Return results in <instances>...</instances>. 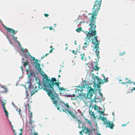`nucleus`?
<instances>
[{
    "instance_id": "1a4fd4ad",
    "label": "nucleus",
    "mask_w": 135,
    "mask_h": 135,
    "mask_svg": "<svg viewBox=\"0 0 135 135\" xmlns=\"http://www.w3.org/2000/svg\"><path fill=\"white\" fill-rule=\"evenodd\" d=\"M30 75L28 76V79L27 82V83L28 84V86L29 90H31V89H32L33 88H34V86L32 84L31 81L32 80V79L35 77L33 71L30 70Z\"/></svg>"
},
{
    "instance_id": "79ce46f5",
    "label": "nucleus",
    "mask_w": 135,
    "mask_h": 135,
    "mask_svg": "<svg viewBox=\"0 0 135 135\" xmlns=\"http://www.w3.org/2000/svg\"><path fill=\"white\" fill-rule=\"evenodd\" d=\"M21 111V110H20V109H19V108H18V112L19 113V114H20V112Z\"/></svg>"
},
{
    "instance_id": "58836bf2",
    "label": "nucleus",
    "mask_w": 135,
    "mask_h": 135,
    "mask_svg": "<svg viewBox=\"0 0 135 135\" xmlns=\"http://www.w3.org/2000/svg\"><path fill=\"white\" fill-rule=\"evenodd\" d=\"M76 31L77 32H79L81 31V30L79 28H78L76 29Z\"/></svg>"
},
{
    "instance_id": "c03bdc74",
    "label": "nucleus",
    "mask_w": 135,
    "mask_h": 135,
    "mask_svg": "<svg viewBox=\"0 0 135 135\" xmlns=\"http://www.w3.org/2000/svg\"><path fill=\"white\" fill-rule=\"evenodd\" d=\"M135 90V87L131 89V91Z\"/></svg>"
},
{
    "instance_id": "052dcab7",
    "label": "nucleus",
    "mask_w": 135,
    "mask_h": 135,
    "mask_svg": "<svg viewBox=\"0 0 135 135\" xmlns=\"http://www.w3.org/2000/svg\"><path fill=\"white\" fill-rule=\"evenodd\" d=\"M97 135H101V134L98 133H97Z\"/></svg>"
},
{
    "instance_id": "a18cd8bd",
    "label": "nucleus",
    "mask_w": 135,
    "mask_h": 135,
    "mask_svg": "<svg viewBox=\"0 0 135 135\" xmlns=\"http://www.w3.org/2000/svg\"><path fill=\"white\" fill-rule=\"evenodd\" d=\"M26 97H27L28 95V92L27 91H26Z\"/></svg>"
},
{
    "instance_id": "0eeeda50",
    "label": "nucleus",
    "mask_w": 135,
    "mask_h": 135,
    "mask_svg": "<svg viewBox=\"0 0 135 135\" xmlns=\"http://www.w3.org/2000/svg\"><path fill=\"white\" fill-rule=\"evenodd\" d=\"M102 0H95L93 5V20L96 18V16L100 9Z\"/></svg>"
},
{
    "instance_id": "5fc2aeb1",
    "label": "nucleus",
    "mask_w": 135,
    "mask_h": 135,
    "mask_svg": "<svg viewBox=\"0 0 135 135\" xmlns=\"http://www.w3.org/2000/svg\"><path fill=\"white\" fill-rule=\"evenodd\" d=\"M6 37L8 39V40H9V37H8V36L7 35H6Z\"/></svg>"
},
{
    "instance_id": "8fccbe9b",
    "label": "nucleus",
    "mask_w": 135,
    "mask_h": 135,
    "mask_svg": "<svg viewBox=\"0 0 135 135\" xmlns=\"http://www.w3.org/2000/svg\"><path fill=\"white\" fill-rule=\"evenodd\" d=\"M76 99V98H71V100H75V99Z\"/></svg>"
},
{
    "instance_id": "f8f14e48",
    "label": "nucleus",
    "mask_w": 135,
    "mask_h": 135,
    "mask_svg": "<svg viewBox=\"0 0 135 135\" xmlns=\"http://www.w3.org/2000/svg\"><path fill=\"white\" fill-rule=\"evenodd\" d=\"M96 118H97L98 120H102V121L105 124V122H107V118L106 117H102L101 116H99L98 117V116L94 114L93 113V119L94 120H96Z\"/></svg>"
},
{
    "instance_id": "5701e85b",
    "label": "nucleus",
    "mask_w": 135,
    "mask_h": 135,
    "mask_svg": "<svg viewBox=\"0 0 135 135\" xmlns=\"http://www.w3.org/2000/svg\"><path fill=\"white\" fill-rule=\"evenodd\" d=\"M81 56V59L83 60H86V58L84 57V55L83 54H81L80 55Z\"/></svg>"
},
{
    "instance_id": "2eb2a0df",
    "label": "nucleus",
    "mask_w": 135,
    "mask_h": 135,
    "mask_svg": "<svg viewBox=\"0 0 135 135\" xmlns=\"http://www.w3.org/2000/svg\"><path fill=\"white\" fill-rule=\"evenodd\" d=\"M63 111L66 112V113H69L71 115L72 117L73 118H74L75 117V116L74 113L71 112V110H68L66 109H64V108H63Z\"/></svg>"
},
{
    "instance_id": "b1692460",
    "label": "nucleus",
    "mask_w": 135,
    "mask_h": 135,
    "mask_svg": "<svg viewBox=\"0 0 135 135\" xmlns=\"http://www.w3.org/2000/svg\"><path fill=\"white\" fill-rule=\"evenodd\" d=\"M0 101L1 103V104L3 108V107H4V106L5 104V103L4 102L3 99H1Z\"/></svg>"
},
{
    "instance_id": "69168bd1",
    "label": "nucleus",
    "mask_w": 135,
    "mask_h": 135,
    "mask_svg": "<svg viewBox=\"0 0 135 135\" xmlns=\"http://www.w3.org/2000/svg\"><path fill=\"white\" fill-rule=\"evenodd\" d=\"M123 53V55L124 54H125V52H123V53Z\"/></svg>"
},
{
    "instance_id": "f3484780",
    "label": "nucleus",
    "mask_w": 135,
    "mask_h": 135,
    "mask_svg": "<svg viewBox=\"0 0 135 135\" xmlns=\"http://www.w3.org/2000/svg\"><path fill=\"white\" fill-rule=\"evenodd\" d=\"M84 120L85 123H88V124L91 127V128H93L91 123L90 120H88L87 119L85 118Z\"/></svg>"
},
{
    "instance_id": "4be33fe9",
    "label": "nucleus",
    "mask_w": 135,
    "mask_h": 135,
    "mask_svg": "<svg viewBox=\"0 0 135 135\" xmlns=\"http://www.w3.org/2000/svg\"><path fill=\"white\" fill-rule=\"evenodd\" d=\"M132 82L130 80H128V81L126 82H122L121 83L122 84H131Z\"/></svg>"
},
{
    "instance_id": "423d86ee",
    "label": "nucleus",
    "mask_w": 135,
    "mask_h": 135,
    "mask_svg": "<svg viewBox=\"0 0 135 135\" xmlns=\"http://www.w3.org/2000/svg\"><path fill=\"white\" fill-rule=\"evenodd\" d=\"M103 80L104 82H102V80L101 79L93 74V87L98 88V89L100 88L101 86L100 85L102 83L103 84L104 83H106L108 81V80L105 78Z\"/></svg>"
},
{
    "instance_id": "ea45409f",
    "label": "nucleus",
    "mask_w": 135,
    "mask_h": 135,
    "mask_svg": "<svg viewBox=\"0 0 135 135\" xmlns=\"http://www.w3.org/2000/svg\"><path fill=\"white\" fill-rule=\"evenodd\" d=\"M12 130L14 133V135H16L17 134L15 132V130L13 129V128H12Z\"/></svg>"
},
{
    "instance_id": "338daca9",
    "label": "nucleus",
    "mask_w": 135,
    "mask_h": 135,
    "mask_svg": "<svg viewBox=\"0 0 135 135\" xmlns=\"http://www.w3.org/2000/svg\"><path fill=\"white\" fill-rule=\"evenodd\" d=\"M11 126L12 128H13V126L12 125H11Z\"/></svg>"
},
{
    "instance_id": "4d7b16f0",
    "label": "nucleus",
    "mask_w": 135,
    "mask_h": 135,
    "mask_svg": "<svg viewBox=\"0 0 135 135\" xmlns=\"http://www.w3.org/2000/svg\"><path fill=\"white\" fill-rule=\"evenodd\" d=\"M26 74H27V73H28V70H26Z\"/></svg>"
},
{
    "instance_id": "cd10ccee",
    "label": "nucleus",
    "mask_w": 135,
    "mask_h": 135,
    "mask_svg": "<svg viewBox=\"0 0 135 135\" xmlns=\"http://www.w3.org/2000/svg\"><path fill=\"white\" fill-rule=\"evenodd\" d=\"M2 25L4 27L5 29H6L7 31L8 32H9L10 28H7L5 26L3 23H2Z\"/></svg>"
},
{
    "instance_id": "a211bd4d",
    "label": "nucleus",
    "mask_w": 135,
    "mask_h": 135,
    "mask_svg": "<svg viewBox=\"0 0 135 135\" xmlns=\"http://www.w3.org/2000/svg\"><path fill=\"white\" fill-rule=\"evenodd\" d=\"M93 109V105L90 104L89 107V113L90 114L92 115H93V112L92 109Z\"/></svg>"
},
{
    "instance_id": "c85d7f7f",
    "label": "nucleus",
    "mask_w": 135,
    "mask_h": 135,
    "mask_svg": "<svg viewBox=\"0 0 135 135\" xmlns=\"http://www.w3.org/2000/svg\"><path fill=\"white\" fill-rule=\"evenodd\" d=\"M75 91L76 93H77V92H78V93L80 95L81 91L79 89H75Z\"/></svg>"
},
{
    "instance_id": "aec40b11",
    "label": "nucleus",
    "mask_w": 135,
    "mask_h": 135,
    "mask_svg": "<svg viewBox=\"0 0 135 135\" xmlns=\"http://www.w3.org/2000/svg\"><path fill=\"white\" fill-rule=\"evenodd\" d=\"M93 108L95 110H97V112H99L100 110V107L97 106L96 105H94V107Z\"/></svg>"
},
{
    "instance_id": "412c9836",
    "label": "nucleus",
    "mask_w": 135,
    "mask_h": 135,
    "mask_svg": "<svg viewBox=\"0 0 135 135\" xmlns=\"http://www.w3.org/2000/svg\"><path fill=\"white\" fill-rule=\"evenodd\" d=\"M37 83L38 84V88L39 89H41L42 88V86L41 85L40 81L38 79V81H37Z\"/></svg>"
},
{
    "instance_id": "c9c22d12",
    "label": "nucleus",
    "mask_w": 135,
    "mask_h": 135,
    "mask_svg": "<svg viewBox=\"0 0 135 135\" xmlns=\"http://www.w3.org/2000/svg\"><path fill=\"white\" fill-rule=\"evenodd\" d=\"M82 123V121H80L78 123L79 124V126L78 127L79 128H81V127H80V125Z\"/></svg>"
},
{
    "instance_id": "f257e3e1",
    "label": "nucleus",
    "mask_w": 135,
    "mask_h": 135,
    "mask_svg": "<svg viewBox=\"0 0 135 135\" xmlns=\"http://www.w3.org/2000/svg\"><path fill=\"white\" fill-rule=\"evenodd\" d=\"M95 20V19H94L93 20V25H94V28L93 30V36H94L93 39V41H93V43H94L95 44L94 48L95 50V51L96 53V55L95 54L94 55L95 57V59L96 61L93 62V63H94L95 64L94 67H93V72H94V70L95 71H97V74L98 71L99 70V69L100 68L98 66V62L99 61V59L100 58L99 56V52L98 50L100 42L98 40L97 38V36L96 35V31L95 30L96 26L95 25V24L94 23H95V21H94Z\"/></svg>"
},
{
    "instance_id": "e2e57ef3",
    "label": "nucleus",
    "mask_w": 135,
    "mask_h": 135,
    "mask_svg": "<svg viewBox=\"0 0 135 135\" xmlns=\"http://www.w3.org/2000/svg\"><path fill=\"white\" fill-rule=\"evenodd\" d=\"M9 123H10V126L12 125L11 121H9Z\"/></svg>"
},
{
    "instance_id": "13d9d810",
    "label": "nucleus",
    "mask_w": 135,
    "mask_h": 135,
    "mask_svg": "<svg viewBox=\"0 0 135 135\" xmlns=\"http://www.w3.org/2000/svg\"><path fill=\"white\" fill-rule=\"evenodd\" d=\"M9 41V42L10 43V44L12 45V43H11V41H10V40H8Z\"/></svg>"
},
{
    "instance_id": "f704fd0d",
    "label": "nucleus",
    "mask_w": 135,
    "mask_h": 135,
    "mask_svg": "<svg viewBox=\"0 0 135 135\" xmlns=\"http://www.w3.org/2000/svg\"><path fill=\"white\" fill-rule=\"evenodd\" d=\"M28 123L30 125H31L32 124L31 118H30L29 119Z\"/></svg>"
},
{
    "instance_id": "393cba45",
    "label": "nucleus",
    "mask_w": 135,
    "mask_h": 135,
    "mask_svg": "<svg viewBox=\"0 0 135 135\" xmlns=\"http://www.w3.org/2000/svg\"><path fill=\"white\" fill-rule=\"evenodd\" d=\"M30 131L31 132H30V135H37L38 134L37 133H36L34 131H33V132H31V130Z\"/></svg>"
},
{
    "instance_id": "9d476101",
    "label": "nucleus",
    "mask_w": 135,
    "mask_h": 135,
    "mask_svg": "<svg viewBox=\"0 0 135 135\" xmlns=\"http://www.w3.org/2000/svg\"><path fill=\"white\" fill-rule=\"evenodd\" d=\"M82 131L79 132V133L83 135L82 132L85 134L88 133V135H93V130L89 128L86 127L85 126H83V124H82Z\"/></svg>"
},
{
    "instance_id": "9b49d317",
    "label": "nucleus",
    "mask_w": 135,
    "mask_h": 135,
    "mask_svg": "<svg viewBox=\"0 0 135 135\" xmlns=\"http://www.w3.org/2000/svg\"><path fill=\"white\" fill-rule=\"evenodd\" d=\"M98 92L99 94V97L97 95L95 94L94 98L93 99V102H98L99 101L98 100H96V99H98L100 101L104 100L105 99V98L103 97V95L101 93V91L100 89H98Z\"/></svg>"
},
{
    "instance_id": "20e7f679",
    "label": "nucleus",
    "mask_w": 135,
    "mask_h": 135,
    "mask_svg": "<svg viewBox=\"0 0 135 135\" xmlns=\"http://www.w3.org/2000/svg\"><path fill=\"white\" fill-rule=\"evenodd\" d=\"M89 18V26L90 27L88 29V31H86L84 33L86 35V40H85L86 42L84 43L85 45V47L86 48L87 45H88V43L91 42L93 43V15H92L90 17V19Z\"/></svg>"
},
{
    "instance_id": "4c0bfd02",
    "label": "nucleus",
    "mask_w": 135,
    "mask_h": 135,
    "mask_svg": "<svg viewBox=\"0 0 135 135\" xmlns=\"http://www.w3.org/2000/svg\"><path fill=\"white\" fill-rule=\"evenodd\" d=\"M35 91H34V93L33 94H31V95H33V94L35 93L37 91L36 90V88H37V86H35Z\"/></svg>"
},
{
    "instance_id": "bb28decb",
    "label": "nucleus",
    "mask_w": 135,
    "mask_h": 135,
    "mask_svg": "<svg viewBox=\"0 0 135 135\" xmlns=\"http://www.w3.org/2000/svg\"><path fill=\"white\" fill-rule=\"evenodd\" d=\"M3 109L4 110V112L6 115L7 116H8V112L6 110L5 107H3Z\"/></svg>"
},
{
    "instance_id": "7c9ffc66",
    "label": "nucleus",
    "mask_w": 135,
    "mask_h": 135,
    "mask_svg": "<svg viewBox=\"0 0 135 135\" xmlns=\"http://www.w3.org/2000/svg\"><path fill=\"white\" fill-rule=\"evenodd\" d=\"M85 83H88V85H89V87H90L91 88L90 86H89V85H90V86L91 85H92V84L91 83H89V84H88V82L87 81H84L83 86H84V84H85Z\"/></svg>"
},
{
    "instance_id": "de8ad7c7",
    "label": "nucleus",
    "mask_w": 135,
    "mask_h": 135,
    "mask_svg": "<svg viewBox=\"0 0 135 135\" xmlns=\"http://www.w3.org/2000/svg\"><path fill=\"white\" fill-rule=\"evenodd\" d=\"M44 15L46 17H47L48 16V15L47 14V13H45V14H44Z\"/></svg>"
},
{
    "instance_id": "a19ab883",
    "label": "nucleus",
    "mask_w": 135,
    "mask_h": 135,
    "mask_svg": "<svg viewBox=\"0 0 135 135\" xmlns=\"http://www.w3.org/2000/svg\"><path fill=\"white\" fill-rule=\"evenodd\" d=\"M73 52L75 55L76 54V51H74V50H73L72 51Z\"/></svg>"
},
{
    "instance_id": "473e14b6",
    "label": "nucleus",
    "mask_w": 135,
    "mask_h": 135,
    "mask_svg": "<svg viewBox=\"0 0 135 135\" xmlns=\"http://www.w3.org/2000/svg\"><path fill=\"white\" fill-rule=\"evenodd\" d=\"M98 112L99 113H100V115L102 114L104 116H105V114L104 113V112L103 111H101L100 110L99 112Z\"/></svg>"
},
{
    "instance_id": "3c124183",
    "label": "nucleus",
    "mask_w": 135,
    "mask_h": 135,
    "mask_svg": "<svg viewBox=\"0 0 135 135\" xmlns=\"http://www.w3.org/2000/svg\"><path fill=\"white\" fill-rule=\"evenodd\" d=\"M16 42H17V44H18L20 43L18 41V40H16Z\"/></svg>"
},
{
    "instance_id": "774afa93",
    "label": "nucleus",
    "mask_w": 135,
    "mask_h": 135,
    "mask_svg": "<svg viewBox=\"0 0 135 135\" xmlns=\"http://www.w3.org/2000/svg\"><path fill=\"white\" fill-rule=\"evenodd\" d=\"M125 80H127V78H126L125 79Z\"/></svg>"
},
{
    "instance_id": "a878e982",
    "label": "nucleus",
    "mask_w": 135,
    "mask_h": 135,
    "mask_svg": "<svg viewBox=\"0 0 135 135\" xmlns=\"http://www.w3.org/2000/svg\"><path fill=\"white\" fill-rule=\"evenodd\" d=\"M11 35L12 36V39L13 40L16 41L17 40V37L16 36L15 37L14 36V35L13 34H12Z\"/></svg>"
},
{
    "instance_id": "603ef678",
    "label": "nucleus",
    "mask_w": 135,
    "mask_h": 135,
    "mask_svg": "<svg viewBox=\"0 0 135 135\" xmlns=\"http://www.w3.org/2000/svg\"><path fill=\"white\" fill-rule=\"evenodd\" d=\"M76 120H77L79 122L81 120L79 118L77 119Z\"/></svg>"
},
{
    "instance_id": "864d4df0",
    "label": "nucleus",
    "mask_w": 135,
    "mask_h": 135,
    "mask_svg": "<svg viewBox=\"0 0 135 135\" xmlns=\"http://www.w3.org/2000/svg\"><path fill=\"white\" fill-rule=\"evenodd\" d=\"M127 124H122V126H126Z\"/></svg>"
},
{
    "instance_id": "6e6552de",
    "label": "nucleus",
    "mask_w": 135,
    "mask_h": 135,
    "mask_svg": "<svg viewBox=\"0 0 135 135\" xmlns=\"http://www.w3.org/2000/svg\"><path fill=\"white\" fill-rule=\"evenodd\" d=\"M83 88H84L87 91L86 94H84V96L86 98H91L93 95V93L91 92L93 91V89L92 88L89 87V85L88 83H85L83 86Z\"/></svg>"
},
{
    "instance_id": "680f3d73",
    "label": "nucleus",
    "mask_w": 135,
    "mask_h": 135,
    "mask_svg": "<svg viewBox=\"0 0 135 135\" xmlns=\"http://www.w3.org/2000/svg\"><path fill=\"white\" fill-rule=\"evenodd\" d=\"M18 44V45L20 47V48H21V46L20 44V43Z\"/></svg>"
},
{
    "instance_id": "e433bc0d",
    "label": "nucleus",
    "mask_w": 135,
    "mask_h": 135,
    "mask_svg": "<svg viewBox=\"0 0 135 135\" xmlns=\"http://www.w3.org/2000/svg\"><path fill=\"white\" fill-rule=\"evenodd\" d=\"M84 20H82L80 22V23L79 25H80L81 23H84Z\"/></svg>"
},
{
    "instance_id": "f03ea898",
    "label": "nucleus",
    "mask_w": 135,
    "mask_h": 135,
    "mask_svg": "<svg viewBox=\"0 0 135 135\" xmlns=\"http://www.w3.org/2000/svg\"><path fill=\"white\" fill-rule=\"evenodd\" d=\"M45 77L46 80L43 83L44 86L43 89L47 92V94L51 98L52 97H54V95H57L54 90L53 87L51 86L52 83H54V82L56 81V80L55 78H52L51 80L50 79H49L46 75Z\"/></svg>"
},
{
    "instance_id": "6ab92c4d",
    "label": "nucleus",
    "mask_w": 135,
    "mask_h": 135,
    "mask_svg": "<svg viewBox=\"0 0 135 135\" xmlns=\"http://www.w3.org/2000/svg\"><path fill=\"white\" fill-rule=\"evenodd\" d=\"M17 31H15L13 29H12L10 28V29L9 31V32H8L9 34L10 35H11L10 34V33H14L16 34L17 32Z\"/></svg>"
},
{
    "instance_id": "2f4dec72",
    "label": "nucleus",
    "mask_w": 135,
    "mask_h": 135,
    "mask_svg": "<svg viewBox=\"0 0 135 135\" xmlns=\"http://www.w3.org/2000/svg\"><path fill=\"white\" fill-rule=\"evenodd\" d=\"M65 96L66 97H75V95L73 94V95H65Z\"/></svg>"
},
{
    "instance_id": "0e129e2a",
    "label": "nucleus",
    "mask_w": 135,
    "mask_h": 135,
    "mask_svg": "<svg viewBox=\"0 0 135 135\" xmlns=\"http://www.w3.org/2000/svg\"><path fill=\"white\" fill-rule=\"evenodd\" d=\"M0 22L2 23H2H2V21H1V20H0Z\"/></svg>"
},
{
    "instance_id": "37998d69",
    "label": "nucleus",
    "mask_w": 135,
    "mask_h": 135,
    "mask_svg": "<svg viewBox=\"0 0 135 135\" xmlns=\"http://www.w3.org/2000/svg\"><path fill=\"white\" fill-rule=\"evenodd\" d=\"M29 113H30L31 117L30 118H32V113L31 112H30L29 111Z\"/></svg>"
},
{
    "instance_id": "bf43d9fd",
    "label": "nucleus",
    "mask_w": 135,
    "mask_h": 135,
    "mask_svg": "<svg viewBox=\"0 0 135 135\" xmlns=\"http://www.w3.org/2000/svg\"><path fill=\"white\" fill-rule=\"evenodd\" d=\"M95 89H93V94H94L95 93Z\"/></svg>"
},
{
    "instance_id": "6e6d98bb",
    "label": "nucleus",
    "mask_w": 135,
    "mask_h": 135,
    "mask_svg": "<svg viewBox=\"0 0 135 135\" xmlns=\"http://www.w3.org/2000/svg\"><path fill=\"white\" fill-rule=\"evenodd\" d=\"M49 28H50V30H51L52 29V27H50V26L49 27Z\"/></svg>"
},
{
    "instance_id": "49530a36",
    "label": "nucleus",
    "mask_w": 135,
    "mask_h": 135,
    "mask_svg": "<svg viewBox=\"0 0 135 135\" xmlns=\"http://www.w3.org/2000/svg\"><path fill=\"white\" fill-rule=\"evenodd\" d=\"M12 105L14 107H15V105L14 103H13V102H12Z\"/></svg>"
},
{
    "instance_id": "4468645a",
    "label": "nucleus",
    "mask_w": 135,
    "mask_h": 135,
    "mask_svg": "<svg viewBox=\"0 0 135 135\" xmlns=\"http://www.w3.org/2000/svg\"><path fill=\"white\" fill-rule=\"evenodd\" d=\"M104 123H105V124L108 125V126H107V127H108L111 129L113 128L114 125L113 122H111L110 121H108L107 122H105Z\"/></svg>"
},
{
    "instance_id": "72a5a7b5",
    "label": "nucleus",
    "mask_w": 135,
    "mask_h": 135,
    "mask_svg": "<svg viewBox=\"0 0 135 135\" xmlns=\"http://www.w3.org/2000/svg\"><path fill=\"white\" fill-rule=\"evenodd\" d=\"M22 62L23 63V66L25 68L26 66V65H27L28 64L27 62H25L23 61Z\"/></svg>"
},
{
    "instance_id": "dca6fc26",
    "label": "nucleus",
    "mask_w": 135,
    "mask_h": 135,
    "mask_svg": "<svg viewBox=\"0 0 135 135\" xmlns=\"http://www.w3.org/2000/svg\"><path fill=\"white\" fill-rule=\"evenodd\" d=\"M88 66V67L89 68L90 70V69H91V72L90 74V75L91 76H92V78H93V73H92V72L93 71L92 69H93V64L92 62L91 63H88L87 64Z\"/></svg>"
},
{
    "instance_id": "09e8293b",
    "label": "nucleus",
    "mask_w": 135,
    "mask_h": 135,
    "mask_svg": "<svg viewBox=\"0 0 135 135\" xmlns=\"http://www.w3.org/2000/svg\"><path fill=\"white\" fill-rule=\"evenodd\" d=\"M119 55L120 56H122L123 55V53H122V52H120L119 53Z\"/></svg>"
},
{
    "instance_id": "c756f323",
    "label": "nucleus",
    "mask_w": 135,
    "mask_h": 135,
    "mask_svg": "<svg viewBox=\"0 0 135 135\" xmlns=\"http://www.w3.org/2000/svg\"><path fill=\"white\" fill-rule=\"evenodd\" d=\"M1 88L4 89H5V91H2L1 92H2V93H6L7 92V90L6 88L3 87V86H1Z\"/></svg>"
},
{
    "instance_id": "ddd939ff",
    "label": "nucleus",
    "mask_w": 135,
    "mask_h": 135,
    "mask_svg": "<svg viewBox=\"0 0 135 135\" xmlns=\"http://www.w3.org/2000/svg\"><path fill=\"white\" fill-rule=\"evenodd\" d=\"M52 86L53 88H56L57 89H58L59 90H64L63 88H61V86H59L58 85V83L57 82H55L54 83H52Z\"/></svg>"
},
{
    "instance_id": "39448f33",
    "label": "nucleus",
    "mask_w": 135,
    "mask_h": 135,
    "mask_svg": "<svg viewBox=\"0 0 135 135\" xmlns=\"http://www.w3.org/2000/svg\"><path fill=\"white\" fill-rule=\"evenodd\" d=\"M51 98L52 99L53 103L54 104H56L55 107H57V109L59 110H60V108L62 110L63 108L65 109L64 108V107H66L67 108L68 110H69L70 109L69 106L68 105V104H65L58 97L57 95L55 96L54 95V97H52Z\"/></svg>"
},
{
    "instance_id": "7ed1b4c3",
    "label": "nucleus",
    "mask_w": 135,
    "mask_h": 135,
    "mask_svg": "<svg viewBox=\"0 0 135 135\" xmlns=\"http://www.w3.org/2000/svg\"><path fill=\"white\" fill-rule=\"evenodd\" d=\"M21 50L24 54V57L25 58H27L28 56H29L30 58H31L30 61L31 64L33 66H35V68H36L38 71V73L41 74L43 72L41 69L40 67V65L39 63H38V60L37 59H35L34 57H33L28 52V50L26 49L24 50L22 48L21 49Z\"/></svg>"
}]
</instances>
